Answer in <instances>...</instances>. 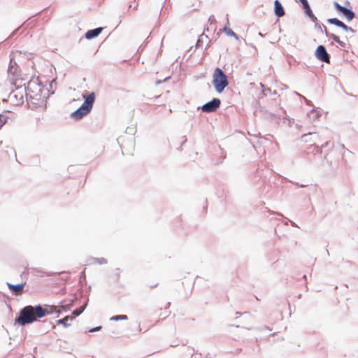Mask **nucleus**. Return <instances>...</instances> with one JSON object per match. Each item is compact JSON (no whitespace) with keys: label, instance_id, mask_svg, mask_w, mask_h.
<instances>
[{"label":"nucleus","instance_id":"obj_49","mask_svg":"<svg viewBox=\"0 0 358 358\" xmlns=\"http://www.w3.org/2000/svg\"><path fill=\"white\" fill-rule=\"evenodd\" d=\"M161 83H162V81H161V80H157V81H156V84H157V85H159V84H160Z\"/></svg>","mask_w":358,"mask_h":358},{"label":"nucleus","instance_id":"obj_30","mask_svg":"<svg viewBox=\"0 0 358 358\" xmlns=\"http://www.w3.org/2000/svg\"><path fill=\"white\" fill-rule=\"evenodd\" d=\"M8 117L4 115L3 114H0V129L7 122Z\"/></svg>","mask_w":358,"mask_h":358},{"label":"nucleus","instance_id":"obj_42","mask_svg":"<svg viewBox=\"0 0 358 358\" xmlns=\"http://www.w3.org/2000/svg\"><path fill=\"white\" fill-rule=\"evenodd\" d=\"M287 222H289L291 223V225H292V227H298L297 224H296L295 222H294L293 221H291V220H289V219H287Z\"/></svg>","mask_w":358,"mask_h":358},{"label":"nucleus","instance_id":"obj_39","mask_svg":"<svg viewBox=\"0 0 358 358\" xmlns=\"http://www.w3.org/2000/svg\"><path fill=\"white\" fill-rule=\"evenodd\" d=\"M340 46L343 47V48H345L346 47V43L341 40H339V41H338L337 43Z\"/></svg>","mask_w":358,"mask_h":358},{"label":"nucleus","instance_id":"obj_44","mask_svg":"<svg viewBox=\"0 0 358 358\" xmlns=\"http://www.w3.org/2000/svg\"><path fill=\"white\" fill-rule=\"evenodd\" d=\"M273 214H275V215H276L277 216H279V217H283V215H282L281 213H275V212H273Z\"/></svg>","mask_w":358,"mask_h":358},{"label":"nucleus","instance_id":"obj_33","mask_svg":"<svg viewBox=\"0 0 358 358\" xmlns=\"http://www.w3.org/2000/svg\"><path fill=\"white\" fill-rule=\"evenodd\" d=\"M262 87H263V90H262V93L264 94V96H267L268 94H271V89L269 88V87H266L265 88L264 86L261 84Z\"/></svg>","mask_w":358,"mask_h":358},{"label":"nucleus","instance_id":"obj_12","mask_svg":"<svg viewBox=\"0 0 358 358\" xmlns=\"http://www.w3.org/2000/svg\"><path fill=\"white\" fill-rule=\"evenodd\" d=\"M6 285L10 291L13 293V294L18 295L22 293L25 283L21 282L16 285H13L10 282H7Z\"/></svg>","mask_w":358,"mask_h":358},{"label":"nucleus","instance_id":"obj_16","mask_svg":"<svg viewBox=\"0 0 358 358\" xmlns=\"http://www.w3.org/2000/svg\"><path fill=\"white\" fill-rule=\"evenodd\" d=\"M308 153H311L313 155L317 154H322L323 150H322V148H320V146L317 143H313L310 145L308 148Z\"/></svg>","mask_w":358,"mask_h":358},{"label":"nucleus","instance_id":"obj_8","mask_svg":"<svg viewBox=\"0 0 358 358\" xmlns=\"http://www.w3.org/2000/svg\"><path fill=\"white\" fill-rule=\"evenodd\" d=\"M301 140L306 143L308 142H313V143H322L323 139L322 136H320L316 132L309 131L306 134H304L301 136Z\"/></svg>","mask_w":358,"mask_h":358},{"label":"nucleus","instance_id":"obj_40","mask_svg":"<svg viewBox=\"0 0 358 358\" xmlns=\"http://www.w3.org/2000/svg\"><path fill=\"white\" fill-rule=\"evenodd\" d=\"M303 99H304L306 105H308V106H313V104L312 103L311 101L307 99L306 97H303Z\"/></svg>","mask_w":358,"mask_h":358},{"label":"nucleus","instance_id":"obj_51","mask_svg":"<svg viewBox=\"0 0 358 358\" xmlns=\"http://www.w3.org/2000/svg\"><path fill=\"white\" fill-rule=\"evenodd\" d=\"M116 275H117V278H118V277H119V275H120V273H119V272H116Z\"/></svg>","mask_w":358,"mask_h":358},{"label":"nucleus","instance_id":"obj_56","mask_svg":"<svg viewBox=\"0 0 358 358\" xmlns=\"http://www.w3.org/2000/svg\"><path fill=\"white\" fill-rule=\"evenodd\" d=\"M117 271L120 273V268H117Z\"/></svg>","mask_w":358,"mask_h":358},{"label":"nucleus","instance_id":"obj_26","mask_svg":"<svg viewBox=\"0 0 358 358\" xmlns=\"http://www.w3.org/2000/svg\"><path fill=\"white\" fill-rule=\"evenodd\" d=\"M203 37H205L206 38H208V36L207 35H205L204 33H203L202 34H201L199 37V38L197 39V41L196 43V48H198L199 47H201L202 46V44H203Z\"/></svg>","mask_w":358,"mask_h":358},{"label":"nucleus","instance_id":"obj_58","mask_svg":"<svg viewBox=\"0 0 358 358\" xmlns=\"http://www.w3.org/2000/svg\"><path fill=\"white\" fill-rule=\"evenodd\" d=\"M270 115H271V116H275V115H274V114H272V113H270Z\"/></svg>","mask_w":358,"mask_h":358},{"label":"nucleus","instance_id":"obj_17","mask_svg":"<svg viewBox=\"0 0 358 358\" xmlns=\"http://www.w3.org/2000/svg\"><path fill=\"white\" fill-rule=\"evenodd\" d=\"M302 8L304 9V13L306 17H308L311 21L317 20V17L313 14L310 4L302 6Z\"/></svg>","mask_w":358,"mask_h":358},{"label":"nucleus","instance_id":"obj_22","mask_svg":"<svg viewBox=\"0 0 358 358\" xmlns=\"http://www.w3.org/2000/svg\"><path fill=\"white\" fill-rule=\"evenodd\" d=\"M313 22L315 23V28L317 30L320 31L322 33L323 31L326 33V31H327V27L321 22H320L317 19V20Z\"/></svg>","mask_w":358,"mask_h":358},{"label":"nucleus","instance_id":"obj_23","mask_svg":"<svg viewBox=\"0 0 358 358\" xmlns=\"http://www.w3.org/2000/svg\"><path fill=\"white\" fill-rule=\"evenodd\" d=\"M45 308L46 309V311L48 312V315L57 313V317H59V315L60 314V313L57 310V308L55 306L45 305Z\"/></svg>","mask_w":358,"mask_h":358},{"label":"nucleus","instance_id":"obj_50","mask_svg":"<svg viewBox=\"0 0 358 358\" xmlns=\"http://www.w3.org/2000/svg\"><path fill=\"white\" fill-rule=\"evenodd\" d=\"M303 279L305 280V281L306 282V280H306V275H303Z\"/></svg>","mask_w":358,"mask_h":358},{"label":"nucleus","instance_id":"obj_5","mask_svg":"<svg viewBox=\"0 0 358 358\" xmlns=\"http://www.w3.org/2000/svg\"><path fill=\"white\" fill-rule=\"evenodd\" d=\"M221 105V101L218 98H213L210 101L204 103L202 106L198 107V110L201 109L203 112L210 113L216 111Z\"/></svg>","mask_w":358,"mask_h":358},{"label":"nucleus","instance_id":"obj_45","mask_svg":"<svg viewBox=\"0 0 358 358\" xmlns=\"http://www.w3.org/2000/svg\"><path fill=\"white\" fill-rule=\"evenodd\" d=\"M278 92L276 90H274L273 92H271V94H270L271 95H273V96H275L277 95Z\"/></svg>","mask_w":358,"mask_h":358},{"label":"nucleus","instance_id":"obj_57","mask_svg":"<svg viewBox=\"0 0 358 358\" xmlns=\"http://www.w3.org/2000/svg\"><path fill=\"white\" fill-rule=\"evenodd\" d=\"M82 275L85 276V271H83Z\"/></svg>","mask_w":358,"mask_h":358},{"label":"nucleus","instance_id":"obj_14","mask_svg":"<svg viewBox=\"0 0 358 358\" xmlns=\"http://www.w3.org/2000/svg\"><path fill=\"white\" fill-rule=\"evenodd\" d=\"M273 10L275 15L278 18L282 17L285 14V9L282 3L278 0L274 1Z\"/></svg>","mask_w":358,"mask_h":358},{"label":"nucleus","instance_id":"obj_15","mask_svg":"<svg viewBox=\"0 0 358 358\" xmlns=\"http://www.w3.org/2000/svg\"><path fill=\"white\" fill-rule=\"evenodd\" d=\"M334 147V143L330 141H326L324 143H322L321 146H320V148H322V150L327 148V150H325L326 154L324 156V159H327L328 152L332 150Z\"/></svg>","mask_w":358,"mask_h":358},{"label":"nucleus","instance_id":"obj_38","mask_svg":"<svg viewBox=\"0 0 358 358\" xmlns=\"http://www.w3.org/2000/svg\"><path fill=\"white\" fill-rule=\"evenodd\" d=\"M289 182H292L293 184H294L296 186L299 187H305L307 186V185H299L298 182H293L291 180H289Z\"/></svg>","mask_w":358,"mask_h":358},{"label":"nucleus","instance_id":"obj_53","mask_svg":"<svg viewBox=\"0 0 358 358\" xmlns=\"http://www.w3.org/2000/svg\"><path fill=\"white\" fill-rule=\"evenodd\" d=\"M282 112H283L284 115H286V111L285 110L282 109Z\"/></svg>","mask_w":358,"mask_h":358},{"label":"nucleus","instance_id":"obj_41","mask_svg":"<svg viewBox=\"0 0 358 358\" xmlns=\"http://www.w3.org/2000/svg\"><path fill=\"white\" fill-rule=\"evenodd\" d=\"M133 131H134V128L127 127L126 129V133L131 134Z\"/></svg>","mask_w":358,"mask_h":358},{"label":"nucleus","instance_id":"obj_7","mask_svg":"<svg viewBox=\"0 0 358 358\" xmlns=\"http://www.w3.org/2000/svg\"><path fill=\"white\" fill-rule=\"evenodd\" d=\"M315 57L320 62L330 64V55L327 52L324 45H320L315 51Z\"/></svg>","mask_w":358,"mask_h":358},{"label":"nucleus","instance_id":"obj_35","mask_svg":"<svg viewBox=\"0 0 358 358\" xmlns=\"http://www.w3.org/2000/svg\"><path fill=\"white\" fill-rule=\"evenodd\" d=\"M101 329H102L101 326H97V327L90 329L88 330V332H91V333L96 332V331H100Z\"/></svg>","mask_w":358,"mask_h":358},{"label":"nucleus","instance_id":"obj_60","mask_svg":"<svg viewBox=\"0 0 358 358\" xmlns=\"http://www.w3.org/2000/svg\"><path fill=\"white\" fill-rule=\"evenodd\" d=\"M357 57H358V54H357Z\"/></svg>","mask_w":358,"mask_h":358},{"label":"nucleus","instance_id":"obj_32","mask_svg":"<svg viewBox=\"0 0 358 358\" xmlns=\"http://www.w3.org/2000/svg\"><path fill=\"white\" fill-rule=\"evenodd\" d=\"M24 24V23L20 25V27H18L17 29H15L11 34L8 37V39H12L17 33L18 31H20V29H21V27Z\"/></svg>","mask_w":358,"mask_h":358},{"label":"nucleus","instance_id":"obj_43","mask_svg":"<svg viewBox=\"0 0 358 358\" xmlns=\"http://www.w3.org/2000/svg\"><path fill=\"white\" fill-rule=\"evenodd\" d=\"M53 84L56 85V82L55 80H52L50 83V87L52 88L53 87Z\"/></svg>","mask_w":358,"mask_h":358},{"label":"nucleus","instance_id":"obj_10","mask_svg":"<svg viewBox=\"0 0 358 358\" xmlns=\"http://www.w3.org/2000/svg\"><path fill=\"white\" fill-rule=\"evenodd\" d=\"M8 73L14 77H19L20 76L21 70L20 66L15 62L13 58H10V63L8 67Z\"/></svg>","mask_w":358,"mask_h":358},{"label":"nucleus","instance_id":"obj_21","mask_svg":"<svg viewBox=\"0 0 358 358\" xmlns=\"http://www.w3.org/2000/svg\"><path fill=\"white\" fill-rule=\"evenodd\" d=\"M222 31L229 36H231L234 38L235 39L239 41V36L229 27H224L222 29Z\"/></svg>","mask_w":358,"mask_h":358},{"label":"nucleus","instance_id":"obj_24","mask_svg":"<svg viewBox=\"0 0 358 358\" xmlns=\"http://www.w3.org/2000/svg\"><path fill=\"white\" fill-rule=\"evenodd\" d=\"M308 115L310 119L313 120H316L321 116V113L320 111L315 110V109H312L310 110Z\"/></svg>","mask_w":358,"mask_h":358},{"label":"nucleus","instance_id":"obj_6","mask_svg":"<svg viewBox=\"0 0 358 358\" xmlns=\"http://www.w3.org/2000/svg\"><path fill=\"white\" fill-rule=\"evenodd\" d=\"M334 7L335 10L342 14L348 22L351 21L355 17V13L352 8L341 6L337 1L334 2Z\"/></svg>","mask_w":358,"mask_h":358},{"label":"nucleus","instance_id":"obj_34","mask_svg":"<svg viewBox=\"0 0 358 358\" xmlns=\"http://www.w3.org/2000/svg\"><path fill=\"white\" fill-rule=\"evenodd\" d=\"M208 22L210 23V25L215 24L217 22L216 19L213 15L209 17Z\"/></svg>","mask_w":358,"mask_h":358},{"label":"nucleus","instance_id":"obj_27","mask_svg":"<svg viewBox=\"0 0 358 358\" xmlns=\"http://www.w3.org/2000/svg\"><path fill=\"white\" fill-rule=\"evenodd\" d=\"M92 263L94 264H105L107 263L106 259L103 257L101 258H92Z\"/></svg>","mask_w":358,"mask_h":358},{"label":"nucleus","instance_id":"obj_37","mask_svg":"<svg viewBox=\"0 0 358 358\" xmlns=\"http://www.w3.org/2000/svg\"><path fill=\"white\" fill-rule=\"evenodd\" d=\"M298 1L301 3V7L309 4L308 0H298Z\"/></svg>","mask_w":358,"mask_h":358},{"label":"nucleus","instance_id":"obj_2","mask_svg":"<svg viewBox=\"0 0 358 358\" xmlns=\"http://www.w3.org/2000/svg\"><path fill=\"white\" fill-rule=\"evenodd\" d=\"M15 324L21 327H25L27 324L36 322V317L32 310V306L27 305L20 310L16 314Z\"/></svg>","mask_w":358,"mask_h":358},{"label":"nucleus","instance_id":"obj_13","mask_svg":"<svg viewBox=\"0 0 358 358\" xmlns=\"http://www.w3.org/2000/svg\"><path fill=\"white\" fill-rule=\"evenodd\" d=\"M102 27H97L95 29H90L85 33V37L87 40H92L96 38L102 32Z\"/></svg>","mask_w":358,"mask_h":358},{"label":"nucleus","instance_id":"obj_4","mask_svg":"<svg viewBox=\"0 0 358 358\" xmlns=\"http://www.w3.org/2000/svg\"><path fill=\"white\" fill-rule=\"evenodd\" d=\"M11 84L15 86V90H13L10 93L9 98L10 99H14L16 105L22 104L24 103V95L26 96V93H27V91L30 90V86L31 85H38V86H40L39 83H36L34 81L29 82L28 86L24 87H22L21 85H17L15 81H13Z\"/></svg>","mask_w":358,"mask_h":358},{"label":"nucleus","instance_id":"obj_46","mask_svg":"<svg viewBox=\"0 0 358 358\" xmlns=\"http://www.w3.org/2000/svg\"><path fill=\"white\" fill-rule=\"evenodd\" d=\"M206 358H212V356L210 353H208L206 356Z\"/></svg>","mask_w":358,"mask_h":358},{"label":"nucleus","instance_id":"obj_1","mask_svg":"<svg viewBox=\"0 0 358 358\" xmlns=\"http://www.w3.org/2000/svg\"><path fill=\"white\" fill-rule=\"evenodd\" d=\"M83 97L84 99V102L78 108L71 114V117L76 120L82 119L91 112L95 101L96 94L95 92H91L89 93L87 96L83 94Z\"/></svg>","mask_w":358,"mask_h":358},{"label":"nucleus","instance_id":"obj_25","mask_svg":"<svg viewBox=\"0 0 358 358\" xmlns=\"http://www.w3.org/2000/svg\"><path fill=\"white\" fill-rule=\"evenodd\" d=\"M128 316L126 315H116L114 316H112L110 318V321H120V320H127Z\"/></svg>","mask_w":358,"mask_h":358},{"label":"nucleus","instance_id":"obj_52","mask_svg":"<svg viewBox=\"0 0 358 358\" xmlns=\"http://www.w3.org/2000/svg\"><path fill=\"white\" fill-rule=\"evenodd\" d=\"M227 24H229V19H228V18H227Z\"/></svg>","mask_w":358,"mask_h":358},{"label":"nucleus","instance_id":"obj_9","mask_svg":"<svg viewBox=\"0 0 358 358\" xmlns=\"http://www.w3.org/2000/svg\"><path fill=\"white\" fill-rule=\"evenodd\" d=\"M33 92L34 90L31 88L29 91H27V93H26V100L28 104H32L36 107V106L39 104V101L41 99V94L36 93L35 95H32L31 93Z\"/></svg>","mask_w":358,"mask_h":358},{"label":"nucleus","instance_id":"obj_36","mask_svg":"<svg viewBox=\"0 0 358 358\" xmlns=\"http://www.w3.org/2000/svg\"><path fill=\"white\" fill-rule=\"evenodd\" d=\"M187 357H192L194 353V350L193 348H187Z\"/></svg>","mask_w":358,"mask_h":358},{"label":"nucleus","instance_id":"obj_28","mask_svg":"<svg viewBox=\"0 0 358 358\" xmlns=\"http://www.w3.org/2000/svg\"><path fill=\"white\" fill-rule=\"evenodd\" d=\"M73 306V301H71L69 303L67 304H62L60 306V308L62 310H64V312H66L68 310H70V308Z\"/></svg>","mask_w":358,"mask_h":358},{"label":"nucleus","instance_id":"obj_59","mask_svg":"<svg viewBox=\"0 0 358 358\" xmlns=\"http://www.w3.org/2000/svg\"><path fill=\"white\" fill-rule=\"evenodd\" d=\"M38 91H39V92H41V88H39V89H38Z\"/></svg>","mask_w":358,"mask_h":358},{"label":"nucleus","instance_id":"obj_48","mask_svg":"<svg viewBox=\"0 0 358 358\" xmlns=\"http://www.w3.org/2000/svg\"><path fill=\"white\" fill-rule=\"evenodd\" d=\"M260 36L264 37V35L262 32H259L258 34Z\"/></svg>","mask_w":358,"mask_h":358},{"label":"nucleus","instance_id":"obj_29","mask_svg":"<svg viewBox=\"0 0 358 358\" xmlns=\"http://www.w3.org/2000/svg\"><path fill=\"white\" fill-rule=\"evenodd\" d=\"M325 35L327 37L331 38L334 40V41L336 42V43L340 40L339 37L337 35H336L334 34L329 33L327 31H326Z\"/></svg>","mask_w":358,"mask_h":358},{"label":"nucleus","instance_id":"obj_47","mask_svg":"<svg viewBox=\"0 0 358 358\" xmlns=\"http://www.w3.org/2000/svg\"><path fill=\"white\" fill-rule=\"evenodd\" d=\"M170 305H171V303H170V302L167 303V305H166V308H169Z\"/></svg>","mask_w":358,"mask_h":358},{"label":"nucleus","instance_id":"obj_18","mask_svg":"<svg viewBox=\"0 0 358 358\" xmlns=\"http://www.w3.org/2000/svg\"><path fill=\"white\" fill-rule=\"evenodd\" d=\"M87 303H88V299H87L85 303H83V305H82L81 306H80L79 308L73 310L72 311V315H73V318L76 317H78L80 315H81L83 311L85 310V309L86 308L87 306Z\"/></svg>","mask_w":358,"mask_h":358},{"label":"nucleus","instance_id":"obj_31","mask_svg":"<svg viewBox=\"0 0 358 358\" xmlns=\"http://www.w3.org/2000/svg\"><path fill=\"white\" fill-rule=\"evenodd\" d=\"M341 29L346 31H350L351 33H355L356 31L352 29L351 27L346 25L345 23L343 24Z\"/></svg>","mask_w":358,"mask_h":358},{"label":"nucleus","instance_id":"obj_20","mask_svg":"<svg viewBox=\"0 0 358 358\" xmlns=\"http://www.w3.org/2000/svg\"><path fill=\"white\" fill-rule=\"evenodd\" d=\"M327 22L330 24H334L338 27L341 28L344 22L336 17L329 18Z\"/></svg>","mask_w":358,"mask_h":358},{"label":"nucleus","instance_id":"obj_19","mask_svg":"<svg viewBox=\"0 0 358 358\" xmlns=\"http://www.w3.org/2000/svg\"><path fill=\"white\" fill-rule=\"evenodd\" d=\"M73 320V317L71 315H67L66 317H64V318H62V319H59V320H57L56 321L57 324H62L64 327H69L71 324L69 323L68 322L69 321H72Z\"/></svg>","mask_w":358,"mask_h":358},{"label":"nucleus","instance_id":"obj_11","mask_svg":"<svg viewBox=\"0 0 358 358\" xmlns=\"http://www.w3.org/2000/svg\"><path fill=\"white\" fill-rule=\"evenodd\" d=\"M32 310L34 313V316L36 317V321H37L38 319L43 318L48 315V312L45 308V306H41V304L36 305L34 306H32Z\"/></svg>","mask_w":358,"mask_h":358},{"label":"nucleus","instance_id":"obj_3","mask_svg":"<svg viewBox=\"0 0 358 358\" xmlns=\"http://www.w3.org/2000/svg\"><path fill=\"white\" fill-rule=\"evenodd\" d=\"M212 84L215 90L218 93H222L229 85L227 76L224 71L219 67H217L213 74Z\"/></svg>","mask_w":358,"mask_h":358},{"label":"nucleus","instance_id":"obj_54","mask_svg":"<svg viewBox=\"0 0 358 358\" xmlns=\"http://www.w3.org/2000/svg\"><path fill=\"white\" fill-rule=\"evenodd\" d=\"M326 252H327V255H329V250H326Z\"/></svg>","mask_w":358,"mask_h":358},{"label":"nucleus","instance_id":"obj_55","mask_svg":"<svg viewBox=\"0 0 358 358\" xmlns=\"http://www.w3.org/2000/svg\"><path fill=\"white\" fill-rule=\"evenodd\" d=\"M136 7H138V3L134 6V9L136 8Z\"/></svg>","mask_w":358,"mask_h":358}]
</instances>
